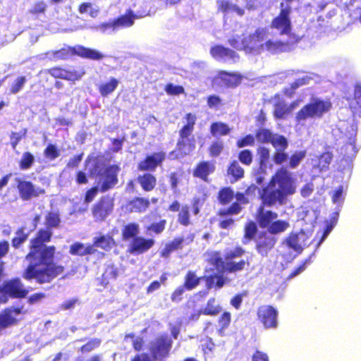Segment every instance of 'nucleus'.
Masks as SVG:
<instances>
[{"mask_svg":"<svg viewBox=\"0 0 361 361\" xmlns=\"http://www.w3.org/2000/svg\"><path fill=\"white\" fill-rule=\"evenodd\" d=\"M61 219L58 212H49L45 216L46 228H39L29 240V251L25 259L30 262L22 277L39 284L49 283L65 271V267L55 260L56 248L47 245L51 242L53 228L59 226Z\"/></svg>","mask_w":361,"mask_h":361,"instance_id":"obj_1","label":"nucleus"},{"mask_svg":"<svg viewBox=\"0 0 361 361\" xmlns=\"http://www.w3.org/2000/svg\"><path fill=\"white\" fill-rule=\"evenodd\" d=\"M277 218L276 212L265 209L263 206L257 209L255 220L261 228L267 229L259 232L255 239V250L262 257H267L274 248L278 240L275 235L283 233L290 226L288 221Z\"/></svg>","mask_w":361,"mask_h":361,"instance_id":"obj_2","label":"nucleus"},{"mask_svg":"<svg viewBox=\"0 0 361 361\" xmlns=\"http://www.w3.org/2000/svg\"><path fill=\"white\" fill-rule=\"evenodd\" d=\"M296 186L291 173L284 167L276 170L271 177L267 185L259 192L261 204L259 206L272 207L276 204L283 205L287 197L293 195Z\"/></svg>","mask_w":361,"mask_h":361,"instance_id":"obj_3","label":"nucleus"},{"mask_svg":"<svg viewBox=\"0 0 361 361\" xmlns=\"http://www.w3.org/2000/svg\"><path fill=\"white\" fill-rule=\"evenodd\" d=\"M44 73L56 79L54 84V87L56 90H61L64 87V84L58 79H63L68 81L71 84H75L82 78L86 72L82 66H55L45 70Z\"/></svg>","mask_w":361,"mask_h":361,"instance_id":"obj_4","label":"nucleus"},{"mask_svg":"<svg viewBox=\"0 0 361 361\" xmlns=\"http://www.w3.org/2000/svg\"><path fill=\"white\" fill-rule=\"evenodd\" d=\"M50 54L56 60H67L77 56L82 59L99 61L105 57L100 51L80 44L64 46L59 49L51 51Z\"/></svg>","mask_w":361,"mask_h":361,"instance_id":"obj_5","label":"nucleus"},{"mask_svg":"<svg viewBox=\"0 0 361 361\" xmlns=\"http://www.w3.org/2000/svg\"><path fill=\"white\" fill-rule=\"evenodd\" d=\"M331 107V102L328 99H312L296 113L295 121L300 123L308 118H321Z\"/></svg>","mask_w":361,"mask_h":361,"instance_id":"obj_6","label":"nucleus"},{"mask_svg":"<svg viewBox=\"0 0 361 361\" xmlns=\"http://www.w3.org/2000/svg\"><path fill=\"white\" fill-rule=\"evenodd\" d=\"M185 119L187 123L179 130V138L176 144L177 153L175 150L170 152V155L173 159H179L186 156L188 152L185 151L186 146V140L192 134L197 121V116L192 113H187L185 115Z\"/></svg>","mask_w":361,"mask_h":361,"instance_id":"obj_7","label":"nucleus"},{"mask_svg":"<svg viewBox=\"0 0 361 361\" xmlns=\"http://www.w3.org/2000/svg\"><path fill=\"white\" fill-rule=\"evenodd\" d=\"M245 250L241 246H235L233 250H230L225 253L226 273L235 274L247 269L250 263L248 259H240L245 254Z\"/></svg>","mask_w":361,"mask_h":361,"instance_id":"obj_8","label":"nucleus"},{"mask_svg":"<svg viewBox=\"0 0 361 361\" xmlns=\"http://www.w3.org/2000/svg\"><path fill=\"white\" fill-rule=\"evenodd\" d=\"M172 345L173 341L166 334L158 336L149 345L151 358L154 361H164L170 355Z\"/></svg>","mask_w":361,"mask_h":361,"instance_id":"obj_9","label":"nucleus"},{"mask_svg":"<svg viewBox=\"0 0 361 361\" xmlns=\"http://www.w3.org/2000/svg\"><path fill=\"white\" fill-rule=\"evenodd\" d=\"M279 8L280 11L279 14L272 19L270 27L279 31L281 35H288L292 30L290 18L292 8L290 5L285 4L283 2L280 3Z\"/></svg>","mask_w":361,"mask_h":361,"instance_id":"obj_10","label":"nucleus"},{"mask_svg":"<svg viewBox=\"0 0 361 361\" xmlns=\"http://www.w3.org/2000/svg\"><path fill=\"white\" fill-rule=\"evenodd\" d=\"M27 293L28 290L18 277L4 281L0 286V295L3 299V303H6L10 298H24Z\"/></svg>","mask_w":361,"mask_h":361,"instance_id":"obj_11","label":"nucleus"},{"mask_svg":"<svg viewBox=\"0 0 361 361\" xmlns=\"http://www.w3.org/2000/svg\"><path fill=\"white\" fill-rule=\"evenodd\" d=\"M114 209V198L109 195L101 196L92 206L91 212L97 222L104 221L111 215Z\"/></svg>","mask_w":361,"mask_h":361,"instance_id":"obj_12","label":"nucleus"},{"mask_svg":"<svg viewBox=\"0 0 361 361\" xmlns=\"http://www.w3.org/2000/svg\"><path fill=\"white\" fill-rule=\"evenodd\" d=\"M242 79L243 76L240 73L219 71L212 78L211 85L214 89L221 87L234 88L241 83Z\"/></svg>","mask_w":361,"mask_h":361,"instance_id":"obj_13","label":"nucleus"},{"mask_svg":"<svg viewBox=\"0 0 361 361\" xmlns=\"http://www.w3.org/2000/svg\"><path fill=\"white\" fill-rule=\"evenodd\" d=\"M121 169L118 164H111L104 168L102 173H98L97 175L103 180L99 186V191L106 192L114 188L118 182V173Z\"/></svg>","mask_w":361,"mask_h":361,"instance_id":"obj_14","label":"nucleus"},{"mask_svg":"<svg viewBox=\"0 0 361 361\" xmlns=\"http://www.w3.org/2000/svg\"><path fill=\"white\" fill-rule=\"evenodd\" d=\"M258 320L266 329L276 328L278 324V311L271 305H261L257 308Z\"/></svg>","mask_w":361,"mask_h":361,"instance_id":"obj_15","label":"nucleus"},{"mask_svg":"<svg viewBox=\"0 0 361 361\" xmlns=\"http://www.w3.org/2000/svg\"><path fill=\"white\" fill-rule=\"evenodd\" d=\"M166 159V153L163 151L147 155L137 164V169L140 171L152 172L161 166Z\"/></svg>","mask_w":361,"mask_h":361,"instance_id":"obj_16","label":"nucleus"},{"mask_svg":"<svg viewBox=\"0 0 361 361\" xmlns=\"http://www.w3.org/2000/svg\"><path fill=\"white\" fill-rule=\"evenodd\" d=\"M17 188L20 198L25 201L44 195V188H36L31 181L17 179Z\"/></svg>","mask_w":361,"mask_h":361,"instance_id":"obj_17","label":"nucleus"},{"mask_svg":"<svg viewBox=\"0 0 361 361\" xmlns=\"http://www.w3.org/2000/svg\"><path fill=\"white\" fill-rule=\"evenodd\" d=\"M195 235L191 233L186 238L183 236H178L174 238L171 241L167 243L160 252V256L164 258H167L171 254V252L182 250L185 245H189L193 242Z\"/></svg>","mask_w":361,"mask_h":361,"instance_id":"obj_18","label":"nucleus"},{"mask_svg":"<svg viewBox=\"0 0 361 361\" xmlns=\"http://www.w3.org/2000/svg\"><path fill=\"white\" fill-rule=\"evenodd\" d=\"M216 170L215 162L212 161H200L196 164L192 169V176L204 182L209 181V176Z\"/></svg>","mask_w":361,"mask_h":361,"instance_id":"obj_19","label":"nucleus"},{"mask_svg":"<svg viewBox=\"0 0 361 361\" xmlns=\"http://www.w3.org/2000/svg\"><path fill=\"white\" fill-rule=\"evenodd\" d=\"M155 244L152 238L137 236L134 238L128 246V252L134 255H142L147 252Z\"/></svg>","mask_w":361,"mask_h":361,"instance_id":"obj_20","label":"nucleus"},{"mask_svg":"<svg viewBox=\"0 0 361 361\" xmlns=\"http://www.w3.org/2000/svg\"><path fill=\"white\" fill-rule=\"evenodd\" d=\"M293 44L289 41L268 39L263 43L262 51H267L271 54L287 52L293 49Z\"/></svg>","mask_w":361,"mask_h":361,"instance_id":"obj_21","label":"nucleus"},{"mask_svg":"<svg viewBox=\"0 0 361 361\" xmlns=\"http://www.w3.org/2000/svg\"><path fill=\"white\" fill-rule=\"evenodd\" d=\"M210 54L216 60L228 59L235 62L239 59V55L235 51L221 44L212 47Z\"/></svg>","mask_w":361,"mask_h":361,"instance_id":"obj_22","label":"nucleus"},{"mask_svg":"<svg viewBox=\"0 0 361 361\" xmlns=\"http://www.w3.org/2000/svg\"><path fill=\"white\" fill-rule=\"evenodd\" d=\"M150 206L149 200L144 197H134L126 204V209L130 213H144Z\"/></svg>","mask_w":361,"mask_h":361,"instance_id":"obj_23","label":"nucleus"},{"mask_svg":"<svg viewBox=\"0 0 361 361\" xmlns=\"http://www.w3.org/2000/svg\"><path fill=\"white\" fill-rule=\"evenodd\" d=\"M137 181L145 192L152 191L157 185L156 176L149 172L144 173L137 177Z\"/></svg>","mask_w":361,"mask_h":361,"instance_id":"obj_24","label":"nucleus"},{"mask_svg":"<svg viewBox=\"0 0 361 361\" xmlns=\"http://www.w3.org/2000/svg\"><path fill=\"white\" fill-rule=\"evenodd\" d=\"M31 231H28L25 226H20L15 232V235L11 239V246L18 250L23 247L27 240Z\"/></svg>","mask_w":361,"mask_h":361,"instance_id":"obj_25","label":"nucleus"},{"mask_svg":"<svg viewBox=\"0 0 361 361\" xmlns=\"http://www.w3.org/2000/svg\"><path fill=\"white\" fill-rule=\"evenodd\" d=\"M202 280L204 281L207 289L212 288H221L226 283V279L223 274H214L208 276H202Z\"/></svg>","mask_w":361,"mask_h":361,"instance_id":"obj_26","label":"nucleus"},{"mask_svg":"<svg viewBox=\"0 0 361 361\" xmlns=\"http://www.w3.org/2000/svg\"><path fill=\"white\" fill-rule=\"evenodd\" d=\"M257 221H248L244 226L243 236L242 243L243 245L250 243L252 240H255L257 233Z\"/></svg>","mask_w":361,"mask_h":361,"instance_id":"obj_27","label":"nucleus"},{"mask_svg":"<svg viewBox=\"0 0 361 361\" xmlns=\"http://www.w3.org/2000/svg\"><path fill=\"white\" fill-rule=\"evenodd\" d=\"M217 10L219 12L227 14L229 12H235L238 16H242L245 13L243 8L232 4L228 0H217Z\"/></svg>","mask_w":361,"mask_h":361,"instance_id":"obj_28","label":"nucleus"},{"mask_svg":"<svg viewBox=\"0 0 361 361\" xmlns=\"http://www.w3.org/2000/svg\"><path fill=\"white\" fill-rule=\"evenodd\" d=\"M96 250L93 245L85 246L83 243L76 242L72 244L69 248V252L72 255L85 256L95 253Z\"/></svg>","mask_w":361,"mask_h":361,"instance_id":"obj_29","label":"nucleus"},{"mask_svg":"<svg viewBox=\"0 0 361 361\" xmlns=\"http://www.w3.org/2000/svg\"><path fill=\"white\" fill-rule=\"evenodd\" d=\"M136 16L131 9L126 11L125 14L115 18L117 30L131 27L134 24Z\"/></svg>","mask_w":361,"mask_h":361,"instance_id":"obj_30","label":"nucleus"},{"mask_svg":"<svg viewBox=\"0 0 361 361\" xmlns=\"http://www.w3.org/2000/svg\"><path fill=\"white\" fill-rule=\"evenodd\" d=\"M242 44L243 47L242 48H240V49H243L245 52H255L257 54L262 52L263 44H258L256 40L252 38L251 35L242 39Z\"/></svg>","mask_w":361,"mask_h":361,"instance_id":"obj_31","label":"nucleus"},{"mask_svg":"<svg viewBox=\"0 0 361 361\" xmlns=\"http://www.w3.org/2000/svg\"><path fill=\"white\" fill-rule=\"evenodd\" d=\"M231 131V128L226 123L221 121L213 122L209 127L211 135L215 137L228 135Z\"/></svg>","mask_w":361,"mask_h":361,"instance_id":"obj_32","label":"nucleus"},{"mask_svg":"<svg viewBox=\"0 0 361 361\" xmlns=\"http://www.w3.org/2000/svg\"><path fill=\"white\" fill-rule=\"evenodd\" d=\"M208 261L210 264L215 267V268L220 271L221 273H226L225 255L222 257L219 251L212 252L209 254Z\"/></svg>","mask_w":361,"mask_h":361,"instance_id":"obj_33","label":"nucleus"},{"mask_svg":"<svg viewBox=\"0 0 361 361\" xmlns=\"http://www.w3.org/2000/svg\"><path fill=\"white\" fill-rule=\"evenodd\" d=\"M116 245L115 240L111 235H102L99 237L94 238L93 240V247H98L104 250H109Z\"/></svg>","mask_w":361,"mask_h":361,"instance_id":"obj_34","label":"nucleus"},{"mask_svg":"<svg viewBox=\"0 0 361 361\" xmlns=\"http://www.w3.org/2000/svg\"><path fill=\"white\" fill-rule=\"evenodd\" d=\"M311 80H312V78L307 75L296 79L294 82L290 84V87L288 88H286L283 90L284 94L291 97L298 88L309 84Z\"/></svg>","mask_w":361,"mask_h":361,"instance_id":"obj_35","label":"nucleus"},{"mask_svg":"<svg viewBox=\"0 0 361 361\" xmlns=\"http://www.w3.org/2000/svg\"><path fill=\"white\" fill-rule=\"evenodd\" d=\"M202 280V276L198 277L194 271H188L184 277V282L182 284L187 290L195 289Z\"/></svg>","mask_w":361,"mask_h":361,"instance_id":"obj_36","label":"nucleus"},{"mask_svg":"<svg viewBox=\"0 0 361 361\" xmlns=\"http://www.w3.org/2000/svg\"><path fill=\"white\" fill-rule=\"evenodd\" d=\"M244 169L240 166L238 161H232L227 169V174L232 177V182H235L244 177Z\"/></svg>","mask_w":361,"mask_h":361,"instance_id":"obj_37","label":"nucleus"},{"mask_svg":"<svg viewBox=\"0 0 361 361\" xmlns=\"http://www.w3.org/2000/svg\"><path fill=\"white\" fill-rule=\"evenodd\" d=\"M284 243L289 249L294 250L298 254L301 253L303 250V247L299 241V235L297 233H290L286 238Z\"/></svg>","mask_w":361,"mask_h":361,"instance_id":"obj_38","label":"nucleus"},{"mask_svg":"<svg viewBox=\"0 0 361 361\" xmlns=\"http://www.w3.org/2000/svg\"><path fill=\"white\" fill-rule=\"evenodd\" d=\"M289 115L288 105L283 100H280L274 104L273 116L276 119H285Z\"/></svg>","mask_w":361,"mask_h":361,"instance_id":"obj_39","label":"nucleus"},{"mask_svg":"<svg viewBox=\"0 0 361 361\" xmlns=\"http://www.w3.org/2000/svg\"><path fill=\"white\" fill-rule=\"evenodd\" d=\"M118 80L115 78H111L106 82L102 83L99 87V92L102 97H106L111 94L118 87Z\"/></svg>","mask_w":361,"mask_h":361,"instance_id":"obj_40","label":"nucleus"},{"mask_svg":"<svg viewBox=\"0 0 361 361\" xmlns=\"http://www.w3.org/2000/svg\"><path fill=\"white\" fill-rule=\"evenodd\" d=\"M234 198V191L230 187H224L218 192L217 199L219 202L222 205L229 204Z\"/></svg>","mask_w":361,"mask_h":361,"instance_id":"obj_41","label":"nucleus"},{"mask_svg":"<svg viewBox=\"0 0 361 361\" xmlns=\"http://www.w3.org/2000/svg\"><path fill=\"white\" fill-rule=\"evenodd\" d=\"M138 233L139 225L136 223H129L123 226L121 235L123 240H128L137 237Z\"/></svg>","mask_w":361,"mask_h":361,"instance_id":"obj_42","label":"nucleus"},{"mask_svg":"<svg viewBox=\"0 0 361 361\" xmlns=\"http://www.w3.org/2000/svg\"><path fill=\"white\" fill-rule=\"evenodd\" d=\"M17 323L18 320L11 314V313H10V311H8L6 308H5L0 314V326L2 329L16 324Z\"/></svg>","mask_w":361,"mask_h":361,"instance_id":"obj_43","label":"nucleus"},{"mask_svg":"<svg viewBox=\"0 0 361 361\" xmlns=\"http://www.w3.org/2000/svg\"><path fill=\"white\" fill-rule=\"evenodd\" d=\"M204 315L215 316L221 312V307L216 303L215 298H210L203 309H201Z\"/></svg>","mask_w":361,"mask_h":361,"instance_id":"obj_44","label":"nucleus"},{"mask_svg":"<svg viewBox=\"0 0 361 361\" xmlns=\"http://www.w3.org/2000/svg\"><path fill=\"white\" fill-rule=\"evenodd\" d=\"M270 143L275 150L286 149L288 147L287 138L284 135L277 133H274Z\"/></svg>","mask_w":361,"mask_h":361,"instance_id":"obj_45","label":"nucleus"},{"mask_svg":"<svg viewBox=\"0 0 361 361\" xmlns=\"http://www.w3.org/2000/svg\"><path fill=\"white\" fill-rule=\"evenodd\" d=\"M178 222L183 226H188L191 224L190 207L188 205H183L178 214Z\"/></svg>","mask_w":361,"mask_h":361,"instance_id":"obj_46","label":"nucleus"},{"mask_svg":"<svg viewBox=\"0 0 361 361\" xmlns=\"http://www.w3.org/2000/svg\"><path fill=\"white\" fill-rule=\"evenodd\" d=\"M274 135L268 128H259L255 133V137L260 143H270Z\"/></svg>","mask_w":361,"mask_h":361,"instance_id":"obj_47","label":"nucleus"},{"mask_svg":"<svg viewBox=\"0 0 361 361\" xmlns=\"http://www.w3.org/2000/svg\"><path fill=\"white\" fill-rule=\"evenodd\" d=\"M257 155L259 166H266L270 158L269 149L266 147L259 146L257 148Z\"/></svg>","mask_w":361,"mask_h":361,"instance_id":"obj_48","label":"nucleus"},{"mask_svg":"<svg viewBox=\"0 0 361 361\" xmlns=\"http://www.w3.org/2000/svg\"><path fill=\"white\" fill-rule=\"evenodd\" d=\"M242 211V207L238 202H233L228 207L221 209L218 212L220 216H226L229 215H237Z\"/></svg>","mask_w":361,"mask_h":361,"instance_id":"obj_49","label":"nucleus"},{"mask_svg":"<svg viewBox=\"0 0 361 361\" xmlns=\"http://www.w3.org/2000/svg\"><path fill=\"white\" fill-rule=\"evenodd\" d=\"M34 162H35V157H34L33 154L30 152H25L23 154V155L18 162L19 168L21 170H27L32 167Z\"/></svg>","mask_w":361,"mask_h":361,"instance_id":"obj_50","label":"nucleus"},{"mask_svg":"<svg viewBox=\"0 0 361 361\" xmlns=\"http://www.w3.org/2000/svg\"><path fill=\"white\" fill-rule=\"evenodd\" d=\"M118 271L117 268L114 266L108 267L102 274L101 283L105 287L109 284V279H116Z\"/></svg>","mask_w":361,"mask_h":361,"instance_id":"obj_51","label":"nucleus"},{"mask_svg":"<svg viewBox=\"0 0 361 361\" xmlns=\"http://www.w3.org/2000/svg\"><path fill=\"white\" fill-rule=\"evenodd\" d=\"M183 173V170H180V172H178V171L171 172L168 176L171 189L172 190V191L174 193H176L178 192V184L180 181V178H181Z\"/></svg>","mask_w":361,"mask_h":361,"instance_id":"obj_52","label":"nucleus"},{"mask_svg":"<svg viewBox=\"0 0 361 361\" xmlns=\"http://www.w3.org/2000/svg\"><path fill=\"white\" fill-rule=\"evenodd\" d=\"M224 145L221 140H215L212 142L208 148L209 155L211 157H217L223 152Z\"/></svg>","mask_w":361,"mask_h":361,"instance_id":"obj_53","label":"nucleus"},{"mask_svg":"<svg viewBox=\"0 0 361 361\" xmlns=\"http://www.w3.org/2000/svg\"><path fill=\"white\" fill-rule=\"evenodd\" d=\"M306 156V151L302 150V151H296L294 153H293L290 157H289V163L288 166L290 169H295L296 168L300 161L305 157Z\"/></svg>","mask_w":361,"mask_h":361,"instance_id":"obj_54","label":"nucleus"},{"mask_svg":"<svg viewBox=\"0 0 361 361\" xmlns=\"http://www.w3.org/2000/svg\"><path fill=\"white\" fill-rule=\"evenodd\" d=\"M166 225V220L161 219L158 222H154L146 227L147 232H152L156 235L161 234L165 229Z\"/></svg>","mask_w":361,"mask_h":361,"instance_id":"obj_55","label":"nucleus"},{"mask_svg":"<svg viewBox=\"0 0 361 361\" xmlns=\"http://www.w3.org/2000/svg\"><path fill=\"white\" fill-rule=\"evenodd\" d=\"M102 341L100 338H94L87 341L85 344L80 348V351L82 353H87L97 348L101 345Z\"/></svg>","mask_w":361,"mask_h":361,"instance_id":"obj_56","label":"nucleus"},{"mask_svg":"<svg viewBox=\"0 0 361 361\" xmlns=\"http://www.w3.org/2000/svg\"><path fill=\"white\" fill-rule=\"evenodd\" d=\"M200 342V348L204 354L212 353L215 348V344L212 338L209 336L201 338Z\"/></svg>","mask_w":361,"mask_h":361,"instance_id":"obj_57","label":"nucleus"},{"mask_svg":"<svg viewBox=\"0 0 361 361\" xmlns=\"http://www.w3.org/2000/svg\"><path fill=\"white\" fill-rule=\"evenodd\" d=\"M44 155L49 160H54L60 156V149L55 145L49 144L44 150Z\"/></svg>","mask_w":361,"mask_h":361,"instance_id":"obj_58","label":"nucleus"},{"mask_svg":"<svg viewBox=\"0 0 361 361\" xmlns=\"http://www.w3.org/2000/svg\"><path fill=\"white\" fill-rule=\"evenodd\" d=\"M206 99L207 106L212 109H217L224 105L223 99L216 94H210Z\"/></svg>","mask_w":361,"mask_h":361,"instance_id":"obj_59","label":"nucleus"},{"mask_svg":"<svg viewBox=\"0 0 361 361\" xmlns=\"http://www.w3.org/2000/svg\"><path fill=\"white\" fill-rule=\"evenodd\" d=\"M238 158L239 161L245 166H250L252 163L253 155L250 149H243L239 152Z\"/></svg>","mask_w":361,"mask_h":361,"instance_id":"obj_60","label":"nucleus"},{"mask_svg":"<svg viewBox=\"0 0 361 361\" xmlns=\"http://www.w3.org/2000/svg\"><path fill=\"white\" fill-rule=\"evenodd\" d=\"M255 135L254 136L251 134L246 135L237 140L236 146L238 148H243L247 146H254L255 144Z\"/></svg>","mask_w":361,"mask_h":361,"instance_id":"obj_61","label":"nucleus"},{"mask_svg":"<svg viewBox=\"0 0 361 361\" xmlns=\"http://www.w3.org/2000/svg\"><path fill=\"white\" fill-rule=\"evenodd\" d=\"M285 151L286 149L275 150L272 156L275 164L281 165L288 159V154Z\"/></svg>","mask_w":361,"mask_h":361,"instance_id":"obj_62","label":"nucleus"},{"mask_svg":"<svg viewBox=\"0 0 361 361\" xmlns=\"http://www.w3.org/2000/svg\"><path fill=\"white\" fill-rule=\"evenodd\" d=\"M164 90L169 95H179L185 92V90L181 85H174L172 83H167L165 85Z\"/></svg>","mask_w":361,"mask_h":361,"instance_id":"obj_63","label":"nucleus"},{"mask_svg":"<svg viewBox=\"0 0 361 361\" xmlns=\"http://www.w3.org/2000/svg\"><path fill=\"white\" fill-rule=\"evenodd\" d=\"M333 159V154L330 152H323L319 157V166L322 169L328 168Z\"/></svg>","mask_w":361,"mask_h":361,"instance_id":"obj_64","label":"nucleus"}]
</instances>
